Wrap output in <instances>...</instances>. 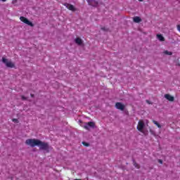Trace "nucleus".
<instances>
[{
	"label": "nucleus",
	"instance_id": "f3484780",
	"mask_svg": "<svg viewBox=\"0 0 180 180\" xmlns=\"http://www.w3.org/2000/svg\"><path fill=\"white\" fill-rule=\"evenodd\" d=\"M12 122H13L14 123H19V120H18V119H16V118H13L12 120Z\"/></svg>",
	"mask_w": 180,
	"mask_h": 180
},
{
	"label": "nucleus",
	"instance_id": "f257e3e1",
	"mask_svg": "<svg viewBox=\"0 0 180 180\" xmlns=\"http://www.w3.org/2000/svg\"><path fill=\"white\" fill-rule=\"evenodd\" d=\"M25 144H27V146H30V147H36V146H38L40 150H44L45 151H49V148H50L49 143L43 142L39 139H27L25 141Z\"/></svg>",
	"mask_w": 180,
	"mask_h": 180
},
{
	"label": "nucleus",
	"instance_id": "423d86ee",
	"mask_svg": "<svg viewBox=\"0 0 180 180\" xmlns=\"http://www.w3.org/2000/svg\"><path fill=\"white\" fill-rule=\"evenodd\" d=\"M88 4L90 6H94V8H96L98 6V3L96 0H87Z\"/></svg>",
	"mask_w": 180,
	"mask_h": 180
},
{
	"label": "nucleus",
	"instance_id": "4468645a",
	"mask_svg": "<svg viewBox=\"0 0 180 180\" xmlns=\"http://www.w3.org/2000/svg\"><path fill=\"white\" fill-rule=\"evenodd\" d=\"M163 54H165L166 56H172V52L168 51H165L163 52Z\"/></svg>",
	"mask_w": 180,
	"mask_h": 180
},
{
	"label": "nucleus",
	"instance_id": "9b49d317",
	"mask_svg": "<svg viewBox=\"0 0 180 180\" xmlns=\"http://www.w3.org/2000/svg\"><path fill=\"white\" fill-rule=\"evenodd\" d=\"M157 38L160 41H165V38L162 36V34H157Z\"/></svg>",
	"mask_w": 180,
	"mask_h": 180
},
{
	"label": "nucleus",
	"instance_id": "5701e85b",
	"mask_svg": "<svg viewBox=\"0 0 180 180\" xmlns=\"http://www.w3.org/2000/svg\"><path fill=\"white\" fill-rule=\"evenodd\" d=\"M146 102H147V103H149V105H150V101L148 100H146Z\"/></svg>",
	"mask_w": 180,
	"mask_h": 180
},
{
	"label": "nucleus",
	"instance_id": "7ed1b4c3",
	"mask_svg": "<svg viewBox=\"0 0 180 180\" xmlns=\"http://www.w3.org/2000/svg\"><path fill=\"white\" fill-rule=\"evenodd\" d=\"M20 20L21 22H22V23H25V25H27L28 26H30L31 27H33V26H34V25L30 20H29L27 18H26L24 16H20Z\"/></svg>",
	"mask_w": 180,
	"mask_h": 180
},
{
	"label": "nucleus",
	"instance_id": "f03ea898",
	"mask_svg": "<svg viewBox=\"0 0 180 180\" xmlns=\"http://www.w3.org/2000/svg\"><path fill=\"white\" fill-rule=\"evenodd\" d=\"M144 127H146V124H144V121H143V120H140L136 127L138 131L143 133V131H144Z\"/></svg>",
	"mask_w": 180,
	"mask_h": 180
},
{
	"label": "nucleus",
	"instance_id": "dca6fc26",
	"mask_svg": "<svg viewBox=\"0 0 180 180\" xmlns=\"http://www.w3.org/2000/svg\"><path fill=\"white\" fill-rule=\"evenodd\" d=\"M82 144L83 146H84L85 147H89V143L85 142V141H83L82 142Z\"/></svg>",
	"mask_w": 180,
	"mask_h": 180
},
{
	"label": "nucleus",
	"instance_id": "1a4fd4ad",
	"mask_svg": "<svg viewBox=\"0 0 180 180\" xmlns=\"http://www.w3.org/2000/svg\"><path fill=\"white\" fill-rule=\"evenodd\" d=\"M65 6L69 9V11H72L73 12L75 11V7H74L72 4H66Z\"/></svg>",
	"mask_w": 180,
	"mask_h": 180
},
{
	"label": "nucleus",
	"instance_id": "39448f33",
	"mask_svg": "<svg viewBox=\"0 0 180 180\" xmlns=\"http://www.w3.org/2000/svg\"><path fill=\"white\" fill-rule=\"evenodd\" d=\"M115 108L116 109H118L119 110H124L125 105L124 104L117 102L115 103Z\"/></svg>",
	"mask_w": 180,
	"mask_h": 180
},
{
	"label": "nucleus",
	"instance_id": "412c9836",
	"mask_svg": "<svg viewBox=\"0 0 180 180\" xmlns=\"http://www.w3.org/2000/svg\"><path fill=\"white\" fill-rule=\"evenodd\" d=\"M31 98H34V94H30Z\"/></svg>",
	"mask_w": 180,
	"mask_h": 180
},
{
	"label": "nucleus",
	"instance_id": "20e7f679",
	"mask_svg": "<svg viewBox=\"0 0 180 180\" xmlns=\"http://www.w3.org/2000/svg\"><path fill=\"white\" fill-rule=\"evenodd\" d=\"M2 61L4 64H6V66L8 67V68H15V63L8 61V59L2 58Z\"/></svg>",
	"mask_w": 180,
	"mask_h": 180
},
{
	"label": "nucleus",
	"instance_id": "6ab92c4d",
	"mask_svg": "<svg viewBox=\"0 0 180 180\" xmlns=\"http://www.w3.org/2000/svg\"><path fill=\"white\" fill-rule=\"evenodd\" d=\"M101 30L106 31V30H108V29H106V27H101Z\"/></svg>",
	"mask_w": 180,
	"mask_h": 180
},
{
	"label": "nucleus",
	"instance_id": "6e6552de",
	"mask_svg": "<svg viewBox=\"0 0 180 180\" xmlns=\"http://www.w3.org/2000/svg\"><path fill=\"white\" fill-rule=\"evenodd\" d=\"M165 98L167 99L169 102H174V96H171L170 94H165Z\"/></svg>",
	"mask_w": 180,
	"mask_h": 180
},
{
	"label": "nucleus",
	"instance_id": "aec40b11",
	"mask_svg": "<svg viewBox=\"0 0 180 180\" xmlns=\"http://www.w3.org/2000/svg\"><path fill=\"white\" fill-rule=\"evenodd\" d=\"M18 2V0H13L12 4H16Z\"/></svg>",
	"mask_w": 180,
	"mask_h": 180
},
{
	"label": "nucleus",
	"instance_id": "a211bd4d",
	"mask_svg": "<svg viewBox=\"0 0 180 180\" xmlns=\"http://www.w3.org/2000/svg\"><path fill=\"white\" fill-rule=\"evenodd\" d=\"M21 98H22V101H26V99H27L26 97H25V96H22Z\"/></svg>",
	"mask_w": 180,
	"mask_h": 180
},
{
	"label": "nucleus",
	"instance_id": "b1692460",
	"mask_svg": "<svg viewBox=\"0 0 180 180\" xmlns=\"http://www.w3.org/2000/svg\"><path fill=\"white\" fill-rule=\"evenodd\" d=\"M3 2H6V0H1Z\"/></svg>",
	"mask_w": 180,
	"mask_h": 180
},
{
	"label": "nucleus",
	"instance_id": "2eb2a0df",
	"mask_svg": "<svg viewBox=\"0 0 180 180\" xmlns=\"http://www.w3.org/2000/svg\"><path fill=\"white\" fill-rule=\"evenodd\" d=\"M134 165L135 166V168H137L138 169H139L140 165L137 164V162H136L135 161H134Z\"/></svg>",
	"mask_w": 180,
	"mask_h": 180
},
{
	"label": "nucleus",
	"instance_id": "0eeeda50",
	"mask_svg": "<svg viewBox=\"0 0 180 180\" xmlns=\"http://www.w3.org/2000/svg\"><path fill=\"white\" fill-rule=\"evenodd\" d=\"M84 129H86V130H89V127H95V122H87V125H84Z\"/></svg>",
	"mask_w": 180,
	"mask_h": 180
},
{
	"label": "nucleus",
	"instance_id": "4be33fe9",
	"mask_svg": "<svg viewBox=\"0 0 180 180\" xmlns=\"http://www.w3.org/2000/svg\"><path fill=\"white\" fill-rule=\"evenodd\" d=\"M158 162H160V164H162V161L161 160H159Z\"/></svg>",
	"mask_w": 180,
	"mask_h": 180
},
{
	"label": "nucleus",
	"instance_id": "9d476101",
	"mask_svg": "<svg viewBox=\"0 0 180 180\" xmlns=\"http://www.w3.org/2000/svg\"><path fill=\"white\" fill-rule=\"evenodd\" d=\"M75 41L76 44H78L79 46H81V44H82V39L79 37H77L75 39Z\"/></svg>",
	"mask_w": 180,
	"mask_h": 180
},
{
	"label": "nucleus",
	"instance_id": "ddd939ff",
	"mask_svg": "<svg viewBox=\"0 0 180 180\" xmlns=\"http://www.w3.org/2000/svg\"><path fill=\"white\" fill-rule=\"evenodd\" d=\"M153 123H154L155 124V126H157L158 127V129H161V124H160V123H158V122H157L155 120H153Z\"/></svg>",
	"mask_w": 180,
	"mask_h": 180
},
{
	"label": "nucleus",
	"instance_id": "f8f14e48",
	"mask_svg": "<svg viewBox=\"0 0 180 180\" xmlns=\"http://www.w3.org/2000/svg\"><path fill=\"white\" fill-rule=\"evenodd\" d=\"M134 22H135V23H140V22H141V18H140L139 16H136L134 18Z\"/></svg>",
	"mask_w": 180,
	"mask_h": 180
},
{
	"label": "nucleus",
	"instance_id": "393cba45",
	"mask_svg": "<svg viewBox=\"0 0 180 180\" xmlns=\"http://www.w3.org/2000/svg\"><path fill=\"white\" fill-rule=\"evenodd\" d=\"M139 2H143V1H144V0H139Z\"/></svg>",
	"mask_w": 180,
	"mask_h": 180
}]
</instances>
